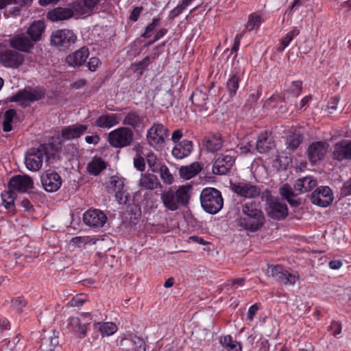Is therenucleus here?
<instances>
[{
  "mask_svg": "<svg viewBox=\"0 0 351 351\" xmlns=\"http://www.w3.org/2000/svg\"><path fill=\"white\" fill-rule=\"evenodd\" d=\"M232 152L227 151L215 160L213 167L215 174L225 175L228 173L234 162V156L231 154Z\"/></svg>",
  "mask_w": 351,
  "mask_h": 351,
  "instance_id": "11",
  "label": "nucleus"
},
{
  "mask_svg": "<svg viewBox=\"0 0 351 351\" xmlns=\"http://www.w3.org/2000/svg\"><path fill=\"white\" fill-rule=\"evenodd\" d=\"M89 55L88 49L84 47L79 50L69 54L66 57V62L72 66H79L82 65L87 60Z\"/></svg>",
  "mask_w": 351,
  "mask_h": 351,
  "instance_id": "25",
  "label": "nucleus"
},
{
  "mask_svg": "<svg viewBox=\"0 0 351 351\" xmlns=\"http://www.w3.org/2000/svg\"><path fill=\"white\" fill-rule=\"evenodd\" d=\"M311 199L313 204L326 207L332 203L333 194L330 187L319 186L312 193Z\"/></svg>",
  "mask_w": 351,
  "mask_h": 351,
  "instance_id": "12",
  "label": "nucleus"
},
{
  "mask_svg": "<svg viewBox=\"0 0 351 351\" xmlns=\"http://www.w3.org/2000/svg\"><path fill=\"white\" fill-rule=\"evenodd\" d=\"M27 306V302L23 297L17 296L12 299L11 308L17 313H21Z\"/></svg>",
  "mask_w": 351,
  "mask_h": 351,
  "instance_id": "48",
  "label": "nucleus"
},
{
  "mask_svg": "<svg viewBox=\"0 0 351 351\" xmlns=\"http://www.w3.org/2000/svg\"><path fill=\"white\" fill-rule=\"evenodd\" d=\"M189 186H180L176 191L169 189L161 193V200L165 207L169 210L178 209L180 204L186 205L189 199Z\"/></svg>",
  "mask_w": 351,
  "mask_h": 351,
  "instance_id": "2",
  "label": "nucleus"
},
{
  "mask_svg": "<svg viewBox=\"0 0 351 351\" xmlns=\"http://www.w3.org/2000/svg\"><path fill=\"white\" fill-rule=\"evenodd\" d=\"M23 60V56L14 50L6 49L0 53V62L6 67L17 68Z\"/></svg>",
  "mask_w": 351,
  "mask_h": 351,
  "instance_id": "15",
  "label": "nucleus"
},
{
  "mask_svg": "<svg viewBox=\"0 0 351 351\" xmlns=\"http://www.w3.org/2000/svg\"><path fill=\"white\" fill-rule=\"evenodd\" d=\"M142 11V8L136 7L131 12L130 19L133 21H136L139 17V15Z\"/></svg>",
  "mask_w": 351,
  "mask_h": 351,
  "instance_id": "61",
  "label": "nucleus"
},
{
  "mask_svg": "<svg viewBox=\"0 0 351 351\" xmlns=\"http://www.w3.org/2000/svg\"><path fill=\"white\" fill-rule=\"evenodd\" d=\"M99 0H83L75 4L74 8L82 14H87L95 8Z\"/></svg>",
  "mask_w": 351,
  "mask_h": 351,
  "instance_id": "36",
  "label": "nucleus"
},
{
  "mask_svg": "<svg viewBox=\"0 0 351 351\" xmlns=\"http://www.w3.org/2000/svg\"><path fill=\"white\" fill-rule=\"evenodd\" d=\"M339 101V99L337 97L331 98L328 103V108L332 110H337Z\"/></svg>",
  "mask_w": 351,
  "mask_h": 351,
  "instance_id": "63",
  "label": "nucleus"
},
{
  "mask_svg": "<svg viewBox=\"0 0 351 351\" xmlns=\"http://www.w3.org/2000/svg\"><path fill=\"white\" fill-rule=\"evenodd\" d=\"M265 20V18L262 15L257 13H252L250 14L248 17L245 29L248 32H251L254 29H258Z\"/></svg>",
  "mask_w": 351,
  "mask_h": 351,
  "instance_id": "38",
  "label": "nucleus"
},
{
  "mask_svg": "<svg viewBox=\"0 0 351 351\" xmlns=\"http://www.w3.org/2000/svg\"><path fill=\"white\" fill-rule=\"evenodd\" d=\"M201 171L198 162H193L190 165L182 166L179 169L180 176L184 180H189L196 176Z\"/></svg>",
  "mask_w": 351,
  "mask_h": 351,
  "instance_id": "33",
  "label": "nucleus"
},
{
  "mask_svg": "<svg viewBox=\"0 0 351 351\" xmlns=\"http://www.w3.org/2000/svg\"><path fill=\"white\" fill-rule=\"evenodd\" d=\"M146 162L149 166V169L153 173L159 171L160 167L162 165L158 160L156 155L153 152H149L145 154Z\"/></svg>",
  "mask_w": 351,
  "mask_h": 351,
  "instance_id": "43",
  "label": "nucleus"
},
{
  "mask_svg": "<svg viewBox=\"0 0 351 351\" xmlns=\"http://www.w3.org/2000/svg\"><path fill=\"white\" fill-rule=\"evenodd\" d=\"M300 34V30L297 27H294L292 30L289 32L284 37L280 40V45L278 47V50L283 51L293 40V39Z\"/></svg>",
  "mask_w": 351,
  "mask_h": 351,
  "instance_id": "45",
  "label": "nucleus"
},
{
  "mask_svg": "<svg viewBox=\"0 0 351 351\" xmlns=\"http://www.w3.org/2000/svg\"><path fill=\"white\" fill-rule=\"evenodd\" d=\"M270 144L271 143L268 138V133L267 132H264L259 134L255 148L259 153H266L270 149Z\"/></svg>",
  "mask_w": 351,
  "mask_h": 351,
  "instance_id": "37",
  "label": "nucleus"
},
{
  "mask_svg": "<svg viewBox=\"0 0 351 351\" xmlns=\"http://www.w3.org/2000/svg\"><path fill=\"white\" fill-rule=\"evenodd\" d=\"M332 158L338 161L351 160V141L343 140L334 145Z\"/></svg>",
  "mask_w": 351,
  "mask_h": 351,
  "instance_id": "18",
  "label": "nucleus"
},
{
  "mask_svg": "<svg viewBox=\"0 0 351 351\" xmlns=\"http://www.w3.org/2000/svg\"><path fill=\"white\" fill-rule=\"evenodd\" d=\"M258 310V306L257 305V304L252 305L248 309L247 320L252 322L254 319V315L257 313Z\"/></svg>",
  "mask_w": 351,
  "mask_h": 351,
  "instance_id": "59",
  "label": "nucleus"
},
{
  "mask_svg": "<svg viewBox=\"0 0 351 351\" xmlns=\"http://www.w3.org/2000/svg\"><path fill=\"white\" fill-rule=\"evenodd\" d=\"M138 186L142 189L150 191L162 187L157 176L147 172L141 173L138 180Z\"/></svg>",
  "mask_w": 351,
  "mask_h": 351,
  "instance_id": "23",
  "label": "nucleus"
},
{
  "mask_svg": "<svg viewBox=\"0 0 351 351\" xmlns=\"http://www.w3.org/2000/svg\"><path fill=\"white\" fill-rule=\"evenodd\" d=\"M9 186L11 189L27 193L33 188L34 182L32 179L27 175H17L10 179Z\"/></svg>",
  "mask_w": 351,
  "mask_h": 351,
  "instance_id": "16",
  "label": "nucleus"
},
{
  "mask_svg": "<svg viewBox=\"0 0 351 351\" xmlns=\"http://www.w3.org/2000/svg\"><path fill=\"white\" fill-rule=\"evenodd\" d=\"M168 137L169 131L161 123H154L147 132V143L157 150L163 148Z\"/></svg>",
  "mask_w": 351,
  "mask_h": 351,
  "instance_id": "5",
  "label": "nucleus"
},
{
  "mask_svg": "<svg viewBox=\"0 0 351 351\" xmlns=\"http://www.w3.org/2000/svg\"><path fill=\"white\" fill-rule=\"evenodd\" d=\"M106 165L103 159L98 157H95L88 163L87 169L90 174L97 176L99 173L105 169Z\"/></svg>",
  "mask_w": 351,
  "mask_h": 351,
  "instance_id": "34",
  "label": "nucleus"
},
{
  "mask_svg": "<svg viewBox=\"0 0 351 351\" xmlns=\"http://www.w3.org/2000/svg\"><path fill=\"white\" fill-rule=\"evenodd\" d=\"M73 11L69 8H57L47 13V17L52 21L66 20L73 16Z\"/></svg>",
  "mask_w": 351,
  "mask_h": 351,
  "instance_id": "32",
  "label": "nucleus"
},
{
  "mask_svg": "<svg viewBox=\"0 0 351 351\" xmlns=\"http://www.w3.org/2000/svg\"><path fill=\"white\" fill-rule=\"evenodd\" d=\"M5 343H7L8 348L10 350H13L16 348L17 344L20 341V339L18 336L14 337L12 341L9 340L6 342V340L4 341Z\"/></svg>",
  "mask_w": 351,
  "mask_h": 351,
  "instance_id": "60",
  "label": "nucleus"
},
{
  "mask_svg": "<svg viewBox=\"0 0 351 351\" xmlns=\"http://www.w3.org/2000/svg\"><path fill=\"white\" fill-rule=\"evenodd\" d=\"M45 152L40 149H29L25 158L26 167L32 171H38L43 166Z\"/></svg>",
  "mask_w": 351,
  "mask_h": 351,
  "instance_id": "14",
  "label": "nucleus"
},
{
  "mask_svg": "<svg viewBox=\"0 0 351 351\" xmlns=\"http://www.w3.org/2000/svg\"><path fill=\"white\" fill-rule=\"evenodd\" d=\"M41 182L44 189L48 192L56 191L62 185L61 177L56 172L42 176Z\"/></svg>",
  "mask_w": 351,
  "mask_h": 351,
  "instance_id": "20",
  "label": "nucleus"
},
{
  "mask_svg": "<svg viewBox=\"0 0 351 351\" xmlns=\"http://www.w3.org/2000/svg\"><path fill=\"white\" fill-rule=\"evenodd\" d=\"M158 172H160V178L164 183L167 184H171L173 183V177L165 165H162L160 167Z\"/></svg>",
  "mask_w": 351,
  "mask_h": 351,
  "instance_id": "50",
  "label": "nucleus"
},
{
  "mask_svg": "<svg viewBox=\"0 0 351 351\" xmlns=\"http://www.w3.org/2000/svg\"><path fill=\"white\" fill-rule=\"evenodd\" d=\"M317 184L316 179L313 176H306L298 179L294 184V190L298 193H304L313 189Z\"/></svg>",
  "mask_w": 351,
  "mask_h": 351,
  "instance_id": "26",
  "label": "nucleus"
},
{
  "mask_svg": "<svg viewBox=\"0 0 351 351\" xmlns=\"http://www.w3.org/2000/svg\"><path fill=\"white\" fill-rule=\"evenodd\" d=\"M223 141L220 136L215 135L209 137L206 143V149L212 152L219 150L222 147Z\"/></svg>",
  "mask_w": 351,
  "mask_h": 351,
  "instance_id": "44",
  "label": "nucleus"
},
{
  "mask_svg": "<svg viewBox=\"0 0 351 351\" xmlns=\"http://www.w3.org/2000/svg\"><path fill=\"white\" fill-rule=\"evenodd\" d=\"M76 40V36L69 29H58L53 32L51 36V43L53 45L66 48Z\"/></svg>",
  "mask_w": 351,
  "mask_h": 351,
  "instance_id": "10",
  "label": "nucleus"
},
{
  "mask_svg": "<svg viewBox=\"0 0 351 351\" xmlns=\"http://www.w3.org/2000/svg\"><path fill=\"white\" fill-rule=\"evenodd\" d=\"M115 187L117 188V191L115 192V198L119 204H125L128 202V193L123 190V182L122 180H116Z\"/></svg>",
  "mask_w": 351,
  "mask_h": 351,
  "instance_id": "39",
  "label": "nucleus"
},
{
  "mask_svg": "<svg viewBox=\"0 0 351 351\" xmlns=\"http://www.w3.org/2000/svg\"><path fill=\"white\" fill-rule=\"evenodd\" d=\"M58 346V337L54 331L45 335L40 340V351H56Z\"/></svg>",
  "mask_w": 351,
  "mask_h": 351,
  "instance_id": "29",
  "label": "nucleus"
},
{
  "mask_svg": "<svg viewBox=\"0 0 351 351\" xmlns=\"http://www.w3.org/2000/svg\"><path fill=\"white\" fill-rule=\"evenodd\" d=\"M32 1L33 0H0V9H3L10 5H19L21 8L28 7L32 5Z\"/></svg>",
  "mask_w": 351,
  "mask_h": 351,
  "instance_id": "47",
  "label": "nucleus"
},
{
  "mask_svg": "<svg viewBox=\"0 0 351 351\" xmlns=\"http://www.w3.org/2000/svg\"><path fill=\"white\" fill-rule=\"evenodd\" d=\"M45 94V91L41 88H25L12 95L10 100L18 102L21 106L26 107L32 102L43 99Z\"/></svg>",
  "mask_w": 351,
  "mask_h": 351,
  "instance_id": "7",
  "label": "nucleus"
},
{
  "mask_svg": "<svg viewBox=\"0 0 351 351\" xmlns=\"http://www.w3.org/2000/svg\"><path fill=\"white\" fill-rule=\"evenodd\" d=\"M45 28L43 21L39 20L31 24L27 30V34L33 42L39 40Z\"/></svg>",
  "mask_w": 351,
  "mask_h": 351,
  "instance_id": "31",
  "label": "nucleus"
},
{
  "mask_svg": "<svg viewBox=\"0 0 351 351\" xmlns=\"http://www.w3.org/2000/svg\"><path fill=\"white\" fill-rule=\"evenodd\" d=\"M134 166L137 170L140 171H143L145 169V162L144 158L142 156L138 154L134 158Z\"/></svg>",
  "mask_w": 351,
  "mask_h": 351,
  "instance_id": "54",
  "label": "nucleus"
},
{
  "mask_svg": "<svg viewBox=\"0 0 351 351\" xmlns=\"http://www.w3.org/2000/svg\"><path fill=\"white\" fill-rule=\"evenodd\" d=\"M193 143L189 140H183L176 143L172 149V155L177 159H183L190 155Z\"/></svg>",
  "mask_w": 351,
  "mask_h": 351,
  "instance_id": "27",
  "label": "nucleus"
},
{
  "mask_svg": "<svg viewBox=\"0 0 351 351\" xmlns=\"http://www.w3.org/2000/svg\"><path fill=\"white\" fill-rule=\"evenodd\" d=\"M242 37H243V34H238L236 35V36L234 38L233 46L231 49L232 51H238Z\"/></svg>",
  "mask_w": 351,
  "mask_h": 351,
  "instance_id": "62",
  "label": "nucleus"
},
{
  "mask_svg": "<svg viewBox=\"0 0 351 351\" xmlns=\"http://www.w3.org/2000/svg\"><path fill=\"white\" fill-rule=\"evenodd\" d=\"M143 122V117H141L136 111H129L125 113V117L122 121V123L125 125H129L134 129L139 128Z\"/></svg>",
  "mask_w": 351,
  "mask_h": 351,
  "instance_id": "30",
  "label": "nucleus"
},
{
  "mask_svg": "<svg viewBox=\"0 0 351 351\" xmlns=\"http://www.w3.org/2000/svg\"><path fill=\"white\" fill-rule=\"evenodd\" d=\"M1 197L4 206L7 209H12L14 207V200L16 198L15 193L10 191L1 193Z\"/></svg>",
  "mask_w": 351,
  "mask_h": 351,
  "instance_id": "49",
  "label": "nucleus"
},
{
  "mask_svg": "<svg viewBox=\"0 0 351 351\" xmlns=\"http://www.w3.org/2000/svg\"><path fill=\"white\" fill-rule=\"evenodd\" d=\"M10 45L17 50L29 52L33 47V41L24 34H19L10 40Z\"/></svg>",
  "mask_w": 351,
  "mask_h": 351,
  "instance_id": "21",
  "label": "nucleus"
},
{
  "mask_svg": "<svg viewBox=\"0 0 351 351\" xmlns=\"http://www.w3.org/2000/svg\"><path fill=\"white\" fill-rule=\"evenodd\" d=\"M83 221L86 225L92 228H102L107 221L104 213L97 209H89L83 215Z\"/></svg>",
  "mask_w": 351,
  "mask_h": 351,
  "instance_id": "13",
  "label": "nucleus"
},
{
  "mask_svg": "<svg viewBox=\"0 0 351 351\" xmlns=\"http://www.w3.org/2000/svg\"><path fill=\"white\" fill-rule=\"evenodd\" d=\"M265 210L269 217L278 220L284 219L288 213L287 204L271 196L267 198Z\"/></svg>",
  "mask_w": 351,
  "mask_h": 351,
  "instance_id": "9",
  "label": "nucleus"
},
{
  "mask_svg": "<svg viewBox=\"0 0 351 351\" xmlns=\"http://www.w3.org/2000/svg\"><path fill=\"white\" fill-rule=\"evenodd\" d=\"M303 137L299 132H294L287 138V149L294 151L302 142Z\"/></svg>",
  "mask_w": 351,
  "mask_h": 351,
  "instance_id": "42",
  "label": "nucleus"
},
{
  "mask_svg": "<svg viewBox=\"0 0 351 351\" xmlns=\"http://www.w3.org/2000/svg\"><path fill=\"white\" fill-rule=\"evenodd\" d=\"M239 150L237 152H239L241 154H245L247 153H254L256 148L254 146V144L252 143H247L245 145L240 146L238 147Z\"/></svg>",
  "mask_w": 351,
  "mask_h": 351,
  "instance_id": "55",
  "label": "nucleus"
},
{
  "mask_svg": "<svg viewBox=\"0 0 351 351\" xmlns=\"http://www.w3.org/2000/svg\"><path fill=\"white\" fill-rule=\"evenodd\" d=\"M267 274L275 278L279 283L287 286H293L299 280L298 275L290 273L281 265H269L267 270Z\"/></svg>",
  "mask_w": 351,
  "mask_h": 351,
  "instance_id": "8",
  "label": "nucleus"
},
{
  "mask_svg": "<svg viewBox=\"0 0 351 351\" xmlns=\"http://www.w3.org/2000/svg\"><path fill=\"white\" fill-rule=\"evenodd\" d=\"M208 96L202 90L196 89L191 96V100L195 107V110L206 112L208 109Z\"/></svg>",
  "mask_w": 351,
  "mask_h": 351,
  "instance_id": "24",
  "label": "nucleus"
},
{
  "mask_svg": "<svg viewBox=\"0 0 351 351\" xmlns=\"http://www.w3.org/2000/svg\"><path fill=\"white\" fill-rule=\"evenodd\" d=\"M280 193L282 196L291 203V197H293V192L289 184H284L280 188Z\"/></svg>",
  "mask_w": 351,
  "mask_h": 351,
  "instance_id": "51",
  "label": "nucleus"
},
{
  "mask_svg": "<svg viewBox=\"0 0 351 351\" xmlns=\"http://www.w3.org/2000/svg\"><path fill=\"white\" fill-rule=\"evenodd\" d=\"M230 188L238 196L245 199H253L261 193V188L247 181L231 182Z\"/></svg>",
  "mask_w": 351,
  "mask_h": 351,
  "instance_id": "6",
  "label": "nucleus"
},
{
  "mask_svg": "<svg viewBox=\"0 0 351 351\" xmlns=\"http://www.w3.org/2000/svg\"><path fill=\"white\" fill-rule=\"evenodd\" d=\"M159 19L154 18L151 23H149L145 28V32L141 35L144 38H149L151 36V33L155 29V28L159 25Z\"/></svg>",
  "mask_w": 351,
  "mask_h": 351,
  "instance_id": "52",
  "label": "nucleus"
},
{
  "mask_svg": "<svg viewBox=\"0 0 351 351\" xmlns=\"http://www.w3.org/2000/svg\"><path fill=\"white\" fill-rule=\"evenodd\" d=\"M302 83L301 81L293 82L291 86V92L294 96L298 97L302 91Z\"/></svg>",
  "mask_w": 351,
  "mask_h": 351,
  "instance_id": "57",
  "label": "nucleus"
},
{
  "mask_svg": "<svg viewBox=\"0 0 351 351\" xmlns=\"http://www.w3.org/2000/svg\"><path fill=\"white\" fill-rule=\"evenodd\" d=\"M221 345L228 351H241V346L237 341H233L231 336L226 335L220 339Z\"/></svg>",
  "mask_w": 351,
  "mask_h": 351,
  "instance_id": "40",
  "label": "nucleus"
},
{
  "mask_svg": "<svg viewBox=\"0 0 351 351\" xmlns=\"http://www.w3.org/2000/svg\"><path fill=\"white\" fill-rule=\"evenodd\" d=\"M95 329L101 332L102 335L110 336L115 333L117 326L112 322H98L94 325Z\"/></svg>",
  "mask_w": 351,
  "mask_h": 351,
  "instance_id": "35",
  "label": "nucleus"
},
{
  "mask_svg": "<svg viewBox=\"0 0 351 351\" xmlns=\"http://www.w3.org/2000/svg\"><path fill=\"white\" fill-rule=\"evenodd\" d=\"M240 75L237 73H233L230 75L226 83V88L229 95L232 97L237 93L240 82Z\"/></svg>",
  "mask_w": 351,
  "mask_h": 351,
  "instance_id": "41",
  "label": "nucleus"
},
{
  "mask_svg": "<svg viewBox=\"0 0 351 351\" xmlns=\"http://www.w3.org/2000/svg\"><path fill=\"white\" fill-rule=\"evenodd\" d=\"M100 64V60L97 57H92L88 62V67L90 71H95Z\"/></svg>",
  "mask_w": 351,
  "mask_h": 351,
  "instance_id": "58",
  "label": "nucleus"
},
{
  "mask_svg": "<svg viewBox=\"0 0 351 351\" xmlns=\"http://www.w3.org/2000/svg\"><path fill=\"white\" fill-rule=\"evenodd\" d=\"M342 193L345 195H351V178L345 182L342 188Z\"/></svg>",
  "mask_w": 351,
  "mask_h": 351,
  "instance_id": "64",
  "label": "nucleus"
},
{
  "mask_svg": "<svg viewBox=\"0 0 351 351\" xmlns=\"http://www.w3.org/2000/svg\"><path fill=\"white\" fill-rule=\"evenodd\" d=\"M88 127L82 124H75L64 127L61 130L62 141H69L80 138L84 134Z\"/></svg>",
  "mask_w": 351,
  "mask_h": 351,
  "instance_id": "19",
  "label": "nucleus"
},
{
  "mask_svg": "<svg viewBox=\"0 0 351 351\" xmlns=\"http://www.w3.org/2000/svg\"><path fill=\"white\" fill-rule=\"evenodd\" d=\"M86 300V296L81 294L73 298L69 302V304L73 307H79L82 306Z\"/></svg>",
  "mask_w": 351,
  "mask_h": 351,
  "instance_id": "53",
  "label": "nucleus"
},
{
  "mask_svg": "<svg viewBox=\"0 0 351 351\" xmlns=\"http://www.w3.org/2000/svg\"><path fill=\"white\" fill-rule=\"evenodd\" d=\"M203 209L210 213L216 214L223 207V199L219 191L214 188H205L200 195Z\"/></svg>",
  "mask_w": 351,
  "mask_h": 351,
  "instance_id": "3",
  "label": "nucleus"
},
{
  "mask_svg": "<svg viewBox=\"0 0 351 351\" xmlns=\"http://www.w3.org/2000/svg\"><path fill=\"white\" fill-rule=\"evenodd\" d=\"M265 221L261 202L250 201L241 205L238 226L246 231L255 232L264 226Z\"/></svg>",
  "mask_w": 351,
  "mask_h": 351,
  "instance_id": "1",
  "label": "nucleus"
},
{
  "mask_svg": "<svg viewBox=\"0 0 351 351\" xmlns=\"http://www.w3.org/2000/svg\"><path fill=\"white\" fill-rule=\"evenodd\" d=\"M122 351H145V344L143 339L134 336L132 339L124 338L121 340Z\"/></svg>",
  "mask_w": 351,
  "mask_h": 351,
  "instance_id": "22",
  "label": "nucleus"
},
{
  "mask_svg": "<svg viewBox=\"0 0 351 351\" xmlns=\"http://www.w3.org/2000/svg\"><path fill=\"white\" fill-rule=\"evenodd\" d=\"M341 324L339 322L333 321L330 326V330L334 336L339 335L341 332Z\"/></svg>",
  "mask_w": 351,
  "mask_h": 351,
  "instance_id": "56",
  "label": "nucleus"
},
{
  "mask_svg": "<svg viewBox=\"0 0 351 351\" xmlns=\"http://www.w3.org/2000/svg\"><path fill=\"white\" fill-rule=\"evenodd\" d=\"M16 115V110L14 109H9L4 113V119L3 122V130L5 132H10L12 129V122L14 117Z\"/></svg>",
  "mask_w": 351,
  "mask_h": 351,
  "instance_id": "46",
  "label": "nucleus"
},
{
  "mask_svg": "<svg viewBox=\"0 0 351 351\" xmlns=\"http://www.w3.org/2000/svg\"><path fill=\"white\" fill-rule=\"evenodd\" d=\"M134 133L128 128L120 127L108 134V141L115 148H122L129 146L133 141Z\"/></svg>",
  "mask_w": 351,
  "mask_h": 351,
  "instance_id": "4",
  "label": "nucleus"
},
{
  "mask_svg": "<svg viewBox=\"0 0 351 351\" xmlns=\"http://www.w3.org/2000/svg\"><path fill=\"white\" fill-rule=\"evenodd\" d=\"M121 117L117 114H104L95 121V125L101 128L109 129L119 123Z\"/></svg>",
  "mask_w": 351,
  "mask_h": 351,
  "instance_id": "28",
  "label": "nucleus"
},
{
  "mask_svg": "<svg viewBox=\"0 0 351 351\" xmlns=\"http://www.w3.org/2000/svg\"><path fill=\"white\" fill-rule=\"evenodd\" d=\"M328 145L322 141H317L312 143L308 148L307 154L309 160L312 163H315L317 161L324 158L328 151Z\"/></svg>",
  "mask_w": 351,
  "mask_h": 351,
  "instance_id": "17",
  "label": "nucleus"
}]
</instances>
